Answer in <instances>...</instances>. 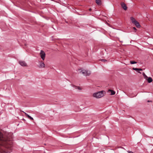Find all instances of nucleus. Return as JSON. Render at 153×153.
<instances>
[{
  "instance_id": "nucleus-1",
  "label": "nucleus",
  "mask_w": 153,
  "mask_h": 153,
  "mask_svg": "<svg viewBox=\"0 0 153 153\" xmlns=\"http://www.w3.org/2000/svg\"><path fill=\"white\" fill-rule=\"evenodd\" d=\"M8 144V142L6 138H4L1 133L0 132V145L5 147L6 148L4 149H1V153H10V151L6 148L9 147L7 146Z\"/></svg>"
},
{
  "instance_id": "nucleus-2",
  "label": "nucleus",
  "mask_w": 153,
  "mask_h": 153,
  "mask_svg": "<svg viewBox=\"0 0 153 153\" xmlns=\"http://www.w3.org/2000/svg\"><path fill=\"white\" fill-rule=\"evenodd\" d=\"M76 71L78 73H82L83 74V75L85 76H89L91 73L90 71L87 70L78 69Z\"/></svg>"
},
{
  "instance_id": "nucleus-3",
  "label": "nucleus",
  "mask_w": 153,
  "mask_h": 153,
  "mask_svg": "<svg viewBox=\"0 0 153 153\" xmlns=\"http://www.w3.org/2000/svg\"><path fill=\"white\" fill-rule=\"evenodd\" d=\"M104 91H101L94 93L93 94V97L97 98H100L104 96Z\"/></svg>"
},
{
  "instance_id": "nucleus-4",
  "label": "nucleus",
  "mask_w": 153,
  "mask_h": 153,
  "mask_svg": "<svg viewBox=\"0 0 153 153\" xmlns=\"http://www.w3.org/2000/svg\"><path fill=\"white\" fill-rule=\"evenodd\" d=\"M40 54L41 58L43 60H44L45 56V52L41 50L40 53Z\"/></svg>"
},
{
  "instance_id": "nucleus-5",
  "label": "nucleus",
  "mask_w": 153,
  "mask_h": 153,
  "mask_svg": "<svg viewBox=\"0 0 153 153\" xmlns=\"http://www.w3.org/2000/svg\"><path fill=\"white\" fill-rule=\"evenodd\" d=\"M19 64L22 66H27L26 63L24 61H19Z\"/></svg>"
},
{
  "instance_id": "nucleus-6",
  "label": "nucleus",
  "mask_w": 153,
  "mask_h": 153,
  "mask_svg": "<svg viewBox=\"0 0 153 153\" xmlns=\"http://www.w3.org/2000/svg\"><path fill=\"white\" fill-rule=\"evenodd\" d=\"M121 6L125 10H126L127 9V7L125 3L122 2L121 3Z\"/></svg>"
},
{
  "instance_id": "nucleus-7",
  "label": "nucleus",
  "mask_w": 153,
  "mask_h": 153,
  "mask_svg": "<svg viewBox=\"0 0 153 153\" xmlns=\"http://www.w3.org/2000/svg\"><path fill=\"white\" fill-rule=\"evenodd\" d=\"M147 77H145L146 79L147 80L149 83H150L152 81V79L151 77H149L148 79L147 78Z\"/></svg>"
},
{
  "instance_id": "nucleus-8",
  "label": "nucleus",
  "mask_w": 153,
  "mask_h": 153,
  "mask_svg": "<svg viewBox=\"0 0 153 153\" xmlns=\"http://www.w3.org/2000/svg\"><path fill=\"white\" fill-rule=\"evenodd\" d=\"M110 92H111V93L110 94L111 95H113L115 94V92L114 91L112 90H108V92L109 93Z\"/></svg>"
},
{
  "instance_id": "nucleus-9",
  "label": "nucleus",
  "mask_w": 153,
  "mask_h": 153,
  "mask_svg": "<svg viewBox=\"0 0 153 153\" xmlns=\"http://www.w3.org/2000/svg\"><path fill=\"white\" fill-rule=\"evenodd\" d=\"M137 27H140V25L139 23L137 21L133 23Z\"/></svg>"
},
{
  "instance_id": "nucleus-10",
  "label": "nucleus",
  "mask_w": 153,
  "mask_h": 153,
  "mask_svg": "<svg viewBox=\"0 0 153 153\" xmlns=\"http://www.w3.org/2000/svg\"><path fill=\"white\" fill-rule=\"evenodd\" d=\"M72 86H73V87H75L76 89H78L79 90H82V88L79 86H76L74 85H72Z\"/></svg>"
},
{
  "instance_id": "nucleus-11",
  "label": "nucleus",
  "mask_w": 153,
  "mask_h": 153,
  "mask_svg": "<svg viewBox=\"0 0 153 153\" xmlns=\"http://www.w3.org/2000/svg\"><path fill=\"white\" fill-rule=\"evenodd\" d=\"M45 64L44 62H41L40 63V65L39 67L40 68H44L45 67Z\"/></svg>"
},
{
  "instance_id": "nucleus-12",
  "label": "nucleus",
  "mask_w": 153,
  "mask_h": 153,
  "mask_svg": "<svg viewBox=\"0 0 153 153\" xmlns=\"http://www.w3.org/2000/svg\"><path fill=\"white\" fill-rule=\"evenodd\" d=\"M25 114L26 116L27 117L29 118V119L31 120H33V117H31L27 113H25Z\"/></svg>"
},
{
  "instance_id": "nucleus-13",
  "label": "nucleus",
  "mask_w": 153,
  "mask_h": 153,
  "mask_svg": "<svg viewBox=\"0 0 153 153\" xmlns=\"http://www.w3.org/2000/svg\"><path fill=\"white\" fill-rule=\"evenodd\" d=\"M130 19L132 22L133 24L136 21V20L133 17H131L130 18Z\"/></svg>"
},
{
  "instance_id": "nucleus-14",
  "label": "nucleus",
  "mask_w": 153,
  "mask_h": 153,
  "mask_svg": "<svg viewBox=\"0 0 153 153\" xmlns=\"http://www.w3.org/2000/svg\"><path fill=\"white\" fill-rule=\"evenodd\" d=\"M133 69L134 70H135V71H138L142 70V69L141 68H133Z\"/></svg>"
},
{
  "instance_id": "nucleus-15",
  "label": "nucleus",
  "mask_w": 153,
  "mask_h": 153,
  "mask_svg": "<svg viewBox=\"0 0 153 153\" xmlns=\"http://www.w3.org/2000/svg\"><path fill=\"white\" fill-rule=\"evenodd\" d=\"M101 0H96V2L98 5H100L101 4Z\"/></svg>"
},
{
  "instance_id": "nucleus-16",
  "label": "nucleus",
  "mask_w": 153,
  "mask_h": 153,
  "mask_svg": "<svg viewBox=\"0 0 153 153\" xmlns=\"http://www.w3.org/2000/svg\"><path fill=\"white\" fill-rule=\"evenodd\" d=\"M130 62L131 64H136L137 63L136 62L134 61H131Z\"/></svg>"
},
{
  "instance_id": "nucleus-17",
  "label": "nucleus",
  "mask_w": 153,
  "mask_h": 153,
  "mask_svg": "<svg viewBox=\"0 0 153 153\" xmlns=\"http://www.w3.org/2000/svg\"><path fill=\"white\" fill-rule=\"evenodd\" d=\"M142 73L143 75V76H147L144 73L142 72Z\"/></svg>"
},
{
  "instance_id": "nucleus-18",
  "label": "nucleus",
  "mask_w": 153,
  "mask_h": 153,
  "mask_svg": "<svg viewBox=\"0 0 153 153\" xmlns=\"http://www.w3.org/2000/svg\"><path fill=\"white\" fill-rule=\"evenodd\" d=\"M133 29H134V30L135 32H136V30H137V29H136V28L135 27H134L133 28Z\"/></svg>"
},
{
  "instance_id": "nucleus-19",
  "label": "nucleus",
  "mask_w": 153,
  "mask_h": 153,
  "mask_svg": "<svg viewBox=\"0 0 153 153\" xmlns=\"http://www.w3.org/2000/svg\"><path fill=\"white\" fill-rule=\"evenodd\" d=\"M101 61H103L104 62H105L106 61V60L105 59H102Z\"/></svg>"
},
{
  "instance_id": "nucleus-20",
  "label": "nucleus",
  "mask_w": 153,
  "mask_h": 153,
  "mask_svg": "<svg viewBox=\"0 0 153 153\" xmlns=\"http://www.w3.org/2000/svg\"><path fill=\"white\" fill-rule=\"evenodd\" d=\"M128 153H133V152H132V151H128Z\"/></svg>"
},
{
  "instance_id": "nucleus-21",
  "label": "nucleus",
  "mask_w": 153,
  "mask_h": 153,
  "mask_svg": "<svg viewBox=\"0 0 153 153\" xmlns=\"http://www.w3.org/2000/svg\"><path fill=\"white\" fill-rule=\"evenodd\" d=\"M152 102L151 101H149V100H148L147 102Z\"/></svg>"
},
{
  "instance_id": "nucleus-22",
  "label": "nucleus",
  "mask_w": 153,
  "mask_h": 153,
  "mask_svg": "<svg viewBox=\"0 0 153 153\" xmlns=\"http://www.w3.org/2000/svg\"><path fill=\"white\" fill-rule=\"evenodd\" d=\"M139 73H140V74H141V73H142V72H139Z\"/></svg>"
},
{
  "instance_id": "nucleus-23",
  "label": "nucleus",
  "mask_w": 153,
  "mask_h": 153,
  "mask_svg": "<svg viewBox=\"0 0 153 153\" xmlns=\"http://www.w3.org/2000/svg\"><path fill=\"white\" fill-rule=\"evenodd\" d=\"M89 10H91V9H89Z\"/></svg>"
}]
</instances>
